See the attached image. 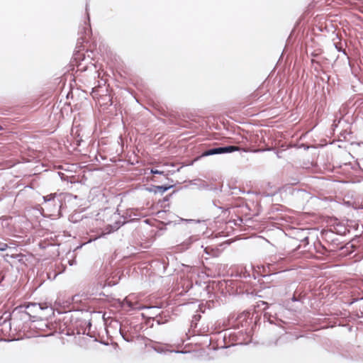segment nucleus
Instances as JSON below:
<instances>
[{"mask_svg":"<svg viewBox=\"0 0 363 363\" xmlns=\"http://www.w3.org/2000/svg\"><path fill=\"white\" fill-rule=\"evenodd\" d=\"M12 326L15 331H21L26 330L27 326L26 324L28 321L35 322L37 320V315H30V312H27L25 306H19L12 311Z\"/></svg>","mask_w":363,"mask_h":363,"instance_id":"f257e3e1","label":"nucleus"},{"mask_svg":"<svg viewBox=\"0 0 363 363\" xmlns=\"http://www.w3.org/2000/svg\"><path fill=\"white\" fill-rule=\"evenodd\" d=\"M86 20L84 22V24L79 26L78 34L80 35L77 42V49L78 50H75L74 53V60H84V55L80 52L81 48L83 47V43L86 41V38L89 36L91 34V30L90 27V18L89 13L88 12V3L86 4Z\"/></svg>","mask_w":363,"mask_h":363,"instance_id":"f03ea898","label":"nucleus"},{"mask_svg":"<svg viewBox=\"0 0 363 363\" xmlns=\"http://www.w3.org/2000/svg\"><path fill=\"white\" fill-rule=\"evenodd\" d=\"M239 150L240 147L235 145L213 147L204 150L201 153V155L196 158V160H199V158L204 157L211 156L214 155L228 154Z\"/></svg>","mask_w":363,"mask_h":363,"instance_id":"7ed1b4c3","label":"nucleus"},{"mask_svg":"<svg viewBox=\"0 0 363 363\" xmlns=\"http://www.w3.org/2000/svg\"><path fill=\"white\" fill-rule=\"evenodd\" d=\"M261 305L264 306L263 308L264 320H267L270 324L275 325H278L277 321L282 322L280 319L277 318V308H279V306L275 304H269L265 301H260L258 306H260Z\"/></svg>","mask_w":363,"mask_h":363,"instance_id":"20e7f679","label":"nucleus"},{"mask_svg":"<svg viewBox=\"0 0 363 363\" xmlns=\"http://www.w3.org/2000/svg\"><path fill=\"white\" fill-rule=\"evenodd\" d=\"M150 342L148 344H146V346L148 347H150L151 349H152L154 351H155L156 352H157L159 354H166L167 352L184 354V353L187 352L186 351H183V350H170L169 349L170 345L168 344H162V343L155 342L152 340H150Z\"/></svg>","mask_w":363,"mask_h":363,"instance_id":"39448f33","label":"nucleus"},{"mask_svg":"<svg viewBox=\"0 0 363 363\" xmlns=\"http://www.w3.org/2000/svg\"><path fill=\"white\" fill-rule=\"evenodd\" d=\"M12 325V313L4 312L0 317V330L2 333H8L11 331Z\"/></svg>","mask_w":363,"mask_h":363,"instance_id":"423d86ee","label":"nucleus"},{"mask_svg":"<svg viewBox=\"0 0 363 363\" xmlns=\"http://www.w3.org/2000/svg\"><path fill=\"white\" fill-rule=\"evenodd\" d=\"M322 236L328 242L330 243L334 247L332 250L335 251L341 243L339 238L333 230H325L322 232Z\"/></svg>","mask_w":363,"mask_h":363,"instance_id":"0eeeda50","label":"nucleus"},{"mask_svg":"<svg viewBox=\"0 0 363 363\" xmlns=\"http://www.w3.org/2000/svg\"><path fill=\"white\" fill-rule=\"evenodd\" d=\"M175 184H174V182H169V184H164V185L161 186L151 185L150 187H147L145 189L148 192L163 194L164 192L173 188Z\"/></svg>","mask_w":363,"mask_h":363,"instance_id":"6e6552de","label":"nucleus"},{"mask_svg":"<svg viewBox=\"0 0 363 363\" xmlns=\"http://www.w3.org/2000/svg\"><path fill=\"white\" fill-rule=\"evenodd\" d=\"M26 311L27 312H30V315H37V318H38V314L44 310V308L42 304L38 303H28L26 306H25Z\"/></svg>","mask_w":363,"mask_h":363,"instance_id":"1a4fd4ad","label":"nucleus"},{"mask_svg":"<svg viewBox=\"0 0 363 363\" xmlns=\"http://www.w3.org/2000/svg\"><path fill=\"white\" fill-rule=\"evenodd\" d=\"M45 203L51 202L54 206H58L59 208L61 207V199L57 196L56 194H50L43 197ZM60 212V209H58Z\"/></svg>","mask_w":363,"mask_h":363,"instance_id":"9d476101","label":"nucleus"},{"mask_svg":"<svg viewBox=\"0 0 363 363\" xmlns=\"http://www.w3.org/2000/svg\"><path fill=\"white\" fill-rule=\"evenodd\" d=\"M298 233L303 234V238L300 239V245L298 246V248H301L303 245V250H307L306 247L309 244L308 231L306 229H301L298 230Z\"/></svg>","mask_w":363,"mask_h":363,"instance_id":"9b49d317","label":"nucleus"},{"mask_svg":"<svg viewBox=\"0 0 363 363\" xmlns=\"http://www.w3.org/2000/svg\"><path fill=\"white\" fill-rule=\"evenodd\" d=\"M119 332L123 340L128 342L133 341L134 334L127 331L126 325H120Z\"/></svg>","mask_w":363,"mask_h":363,"instance_id":"f8f14e48","label":"nucleus"},{"mask_svg":"<svg viewBox=\"0 0 363 363\" xmlns=\"http://www.w3.org/2000/svg\"><path fill=\"white\" fill-rule=\"evenodd\" d=\"M128 214L130 221L138 220L140 217L144 216L138 208L128 209Z\"/></svg>","mask_w":363,"mask_h":363,"instance_id":"ddd939ff","label":"nucleus"},{"mask_svg":"<svg viewBox=\"0 0 363 363\" xmlns=\"http://www.w3.org/2000/svg\"><path fill=\"white\" fill-rule=\"evenodd\" d=\"M123 221H121V220L116 221L114 223L113 226H111V230H110V232L111 231L117 230L118 228H120L125 223H126L130 221L129 218H128V210L126 211L125 214L123 216Z\"/></svg>","mask_w":363,"mask_h":363,"instance_id":"4468645a","label":"nucleus"},{"mask_svg":"<svg viewBox=\"0 0 363 363\" xmlns=\"http://www.w3.org/2000/svg\"><path fill=\"white\" fill-rule=\"evenodd\" d=\"M126 328L127 331L129 333L134 334L135 337L143 328V325L141 324H133V323H130L128 325H126Z\"/></svg>","mask_w":363,"mask_h":363,"instance_id":"2eb2a0df","label":"nucleus"},{"mask_svg":"<svg viewBox=\"0 0 363 363\" xmlns=\"http://www.w3.org/2000/svg\"><path fill=\"white\" fill-rule=\"evenodd\" d=\"M196 240V238L194 236H190L186 240H184L182 243H181L178 247L180 250H186L189 248L190 245Z\"/></svg>","mask_w":363,"mask_h":363,"instance_id":"dca6fc26","label":"nucleus"},{"mask_svg":"<svg viewBox=\"0 0 363 363\" xmlns=\"http://www.w3.org/2000/svg\"><path fill=\"white\" fill-rule=\"evenodd\" d=\"M150 173L152 174H162V175H163L164 179L161 180L160 182H164V181L167 180V181H168L169 182H171V183L174 182V181L172 179L167 177V175H165L164 174L163 171H160V170H158L157 169H152L150 170ZM152 180L154 182H160L159 180H157L156 179H153Z\"/></svg>","mask_w":363,"mask_h":363,"instance_id":"f3484780","label":"nucleus"},{"mask_svg":"<svg viewBox=\"0 0 363 363\" xmlns=\"http://www.w3.org/2000/svg\"><path fill=\"white\" fill-rule=\"evenodd\" d=\"M220 203V201H213V204L214 206L217 207L218 209H220L222 211V213H227L228 211V208L219 206L218 204Z\"/></svg>","mask_w":363,"mask_h":363,"instance_id":"a211bd4d","label":"nucleus"},{"mask_svg":"<svg viewBox=\"0 0 363 363\" xmlns=\"http://www.w3.org/2000/svg\"><path fill=\"white\" fill-rule=\"evenodd\" d=\"M180 221L185 222L186 223H199L201 221L199 220H194V219H184L180 218Z\"/></svg>","mask_w":363,"mask_h":363,"instance_id":"6ab92c4d","label":"nucleus"},{"mask_svg":"<svg viewBox=\"0 0 363 363\" xmlns=\"http://www.w3.org/2000/svg\"><path fill=\"white\" fill-rule=\"evenodd\" d=\"M319 247L322 248V249H323L324 251H325V252L327 251L326 248H325L323 245H321V243H320V242H319V243H318V245H315V248L316 249V251H317L318 252H320V253H321V254L324 255V254H325V252H320V250H319Z\"/></svg>","mask_w":363,"mask_h":363,"instance_id":"aec40b11","label":"nucleus"},{"mask_svg":"<svg viewBox=\"0 0 363 363\" xmlns=\"http://www.w3.org/2000/svg\"><path fill=\"white\" fill-rule=\"evenodd\" d=\"M8 248V245L4 242H0V251H5Z\"/></svg>","mask_w":363,"mask_h":363,"instance_id":"412c9836","label":"nucleus"},{"mask_svg":"<svg viewBox=\"0 0 363 363\" xmlns=\"http://www.w3.org/2000/svg\"><path fill=\"white\" fill-rule=\"evenodd\" d=\"M232 284L233 285V287L241 288V284L238 280L233 281Z\"/></svg>","mask_w":363,"mask_h":363,"instance_id":"4be33fe9","label":"nucleus"},{"mask_svg":"<svg viewBox=\"0 0 363 363\" xmlns=\"http://www.w3.org/2000/svg\"><path fill=\"white\" fill-rule=\"evenodd\" d=\"M192 322H196V321H199L201 318V315H199V314H196V315H194L192 318Z\"/></svg>","mask_w":363,"mask_h":363,"instance_id":"5701e85b","label":"nucleus"},{"mask_svg":"<svg viewBox=\"0 0 363 363\" xmlns=\"http://www.w3.org/2000/svg\"><path fill=\"white\" fill-rule=\"evenodd\" d=\"M291 301L293 302H296V301H301V298H298L296 297L295 295H294L291 298Z\"/></svg>","mask_w":363,"mask_h":363,"instance_id":"b1692460","label":"nucleus"},{"mask_svg":"<svg viewBox=\"0 0 363 363\" xmlns=\"http://www.w3.org/2000/svg\"><path fill=\"white\" fill-rule=\"evenodd\" d=\"M240 277H244V278H247V277H250V273L247 272H245L243 273V275H240Z\"/></svg>","mask_w":363,"mask_h":363,"instance_id":"393cba45","label":"nucleus"},{"mask_svg":"<svg viewBox=\"0 0 363 363\" xmlns=\"http://www.w3.org/2000/svg\"><path fill=\"white\" fill-rule=\"evenodd\" d=\"M86 328L82 329V331H81L80 330H77V334H81V333L86 334Z\"/></svg>","mask_w":363,"mask_h":363,"instance_id":"a878e982","label":"nucleus"},{"mask_svg":"<svg viewBox=\"0 0 363 363\" xmlns=\"http://www.w3.org/2000/svg\"><path fill=\"white\" fill-rule=\"evenodd\" d=\"M335 47H336V48L337 49V50L339 52H342L343 54L347 56V58L349 59V57L347 55V53H346L345 50H341V49L338 48L337 45H335Z\"/></svg>","mask_w":363,"mask_h":363,"instance_id":"bb28decb","label":"nucleus"},{"mask_svg":"<svg viewBox=\"0 0 363 363\" xmlns=\"http://www.w3.org/2000/svg\"><path fill=\"white\" fill-rule=\"evenodd\" d=\"M8 220H9L8 218L2 217L0 218V222L1 223V225H4V223L7 222Z\"/></svg>","mask_w":363,"mask_h":363,"instance_id":"cd10ccee","label":"nucleus"},{"mask_svg":"<svg viewBox=\"0 0 363 363\" xmlns=\"http://www.w3.org/2000/svg\"><path fill=\"white\" fill-rule=\"evenodd\" d=\"M48 278H49L50 279H55L56 278V277H57V274H56L55 272H54L53 277H51V274H50V273L48 274Z\"/></svg>","mask_w":363,"mask_h":363,"instance_id":"c85d7f7f","label":"nucleus"},{"mask_svg":"<svg viewBox=\"0 0 363 363\" xmlns=\"http://www.w3.org/2000/svg\"><path fill=\"white\" fill-rule=\"evenodd\" d=\"M172 194H169V195H167L164 198V201H168L169 200V198L172 196Z\"/></svg>","mask_w":363,"mask_h":363,"instance_id":"c756f323","label":"nucleus"},{"mask_svg":"<svg viewBox=\"0 0 363 363\" xmlns=\"http://www.w3.org/2000/svg\"><path fill=\"white\" fill-rule=\"evenodd\" d=\"M84 325H86L87 327H89V330H90V328H91V323L90 322H86V321H85V322L84 323Z\"/></svg>","mask_w":363,"mask_h":363,"instance_id":"7c9ffc66","label":"nucleus"},{"mask_svg":"<svg viewBox=\"0 0 363 363\" xmlns=\"http://www.w3.org/2000/svg\"><path fill=\"white\" fill-rule=\"evenodd\" d=\"M303 234H301V233H298L297 232V238H296V239H297V240H298L300 241V239L303 238Z\"/></svg>","mask_w":363,"mask_h":363,"instance_id":"2f4dec72","label":"nucleus"},{"mask_svg":"<svg viewBox=\"0 0 363 363\" xmlns=\"http://www.w3.org/2000/svg\"><path fill=\"white\" fill-rule=\"evenodd\" d=\"M280 340H281V337H280V338H279V339H277V340H276V342H275V345H279V341H280Z\"/></svg>","mask_w":363,"mask_h":363,"instance_id":"473e14b6","label":"nucleus"},{"mask_svg":"<svg viewBox=\"0 0 363 363\" xmlns=\"http://www.w3.org/2000/svg\"><path fill=\"white\" fill-rule=\"evenodd\" d=\"M128 306H129L130 308H133V304H132V303H131V302H128Z\"/></svg>","mask_w":363,"mask_h":363,"instance_id":"72a5a7b5","label":"nucleus"},{"mask_svg":"<svg viewBox=\"0 0 363 363\" xmlns=\"http://www.w3.org/2000/svg\"><path fill=\"white\" fill-rule=\"evenodd\" d=\"M8 225H9V223H8V221H7V222H6V223H4V225H3L4 227V226H8Z\"/></svg>","mask_w":363,"mask_h":363,"instance_id":"f704fd0d","label":"nucleus"},{"mask_svg":"<svg viewBox=\"0 0 363 363\" xmlns=\"http://www.w3.org/2000/svg\"><path fill=\"white\" fill-rule=\"evenodd\" d=\"M80 69L85 70V67H81Z\"/></svg>","mask_w":363,"mask_h":363,"instance_id":"c9c22d12","label":"nucleus"},{"mask_svg":"<svg viewBox=\"0 0 363 363\" xmlns=\"http://www.w3.org/2000/svg\"><path fill=\"white\" fill-rule=\"evenodd\" d=\"M3 127L0 125V130H3Z\"/></svg>","mask_w":363,"mask_h":363,"instance_id":"e433bc0d","label":"nucleus"}]
</instances>
